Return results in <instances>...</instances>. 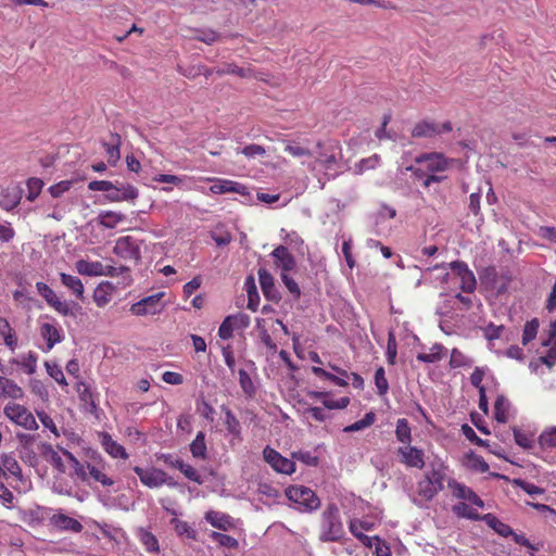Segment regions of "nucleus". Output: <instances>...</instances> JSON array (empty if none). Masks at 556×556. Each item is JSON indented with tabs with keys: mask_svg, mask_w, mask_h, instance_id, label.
Returning <instances> with one entry per match:
<instances>
[{
	"mask_svg": "<svg viewBox=\"0 0 556 556\" xmlns=\"http://www.w3.org/2000/svg\"><path fill=\"white\" fill-rule=\"evenodd\" d=\"M323 532L319 536L321 542H337L343 534V526L340 520L339 507L334 503L327 505L321 515Z\"/></svg>",
	"mask_w": 556,
	"mask_h": 556,
	"instance_id": "nucleus-1",
	"label": "nucleus"
},
{
	"mask_svg": "<svg viewBox=\"0 0 556 556\" xmlns=\"http://www.w3.org/2000/svg\"><path fill=\"white\" fill-rule=\"evenodd\" d=\"M285 493L289 501L301 505L305 511H314L320 506L319 497L307 486L290 485Z\"/></svg>",
	"mask_w": 556,
	"mask_h": 556,
	"instance_id": "nucleus-2",
	"label": "nucleus"
},
{
	"mask_svg": "<svg viewBox=\"0 0 556 556\" xmlns=\"http://www.w3.org/2000/svg\"><path fill=\"white\" fill-rule=\"evenodd\" d=\"M4 415L15 424L27 430H37L38 424L31 413L20 404H8L3 409Z\"/></svg>",
	"mask_w": 556,
	"mask_h": 556,
	"instance_id": "nucleus-3",
	"label": "nucleus"
},
{
	"mask_svg": "<svg viewBox=\"0 0 556 556\" xmlns=\"http://www.w3.org/2000/svg\"><path fill=\"white\" fill-rule=\"evenodd\" d=\"M264 460L271 466L274 470L285 475H291L295 471V464L293 460L283 457L276 450L266 446L263 451Z\"/></svg>",
	"mask_w": 556,
	"mask_h": 556,
	"instance_id": "nucleus-4",
	"label": "nucleus"
},
{
	"mask_svg": "<svg viewBox=\"0 0 556 556\" xmlns=\"http://www.w3.org/2000/svg\"><path fill=\"white\" fill-rule=\"evenodd\" d=\"M163 295V292H159L153 295L143 298L142 300L131 305L130 312L137 316H143L148 314L154 315L161 313L164 308V304L161 303Z\"/></svg>",
	"mask_w": 556,
	"mask_h": 556,
	"instance_id": "nucleus-5",
	"label": "nucleus"
},
{
	"mask_svg": "<svg viewBox=\"0 0 556 556\" xmlns=\"http://www.w3.org/2000/svg\"><path fill=\"white\" fill-rule=\"evenodd\" d=\"M211 191L215 194H223L227 192L239 193L243 200L242 203L250 204L252 203V195L244 185L231 180H218L214 185L211 186Z\"/></svg>",
	"mask_w": 556,
	"mask_h": 556,
	"instance_id": "nucleus-6",
	"label": "nucleus"
},
{
	"mask_svg": "<svg viewBox=\"0 0 556 556\" xmlns=\"http://www.w3.org/2000/svg\"><path fill=\"white\" fill-rule=\"evenodd\" d=\"M114 185L115 188L104 194L105 200L109 202L132 201L139 195L138 189L130 184L115 181Z\"/></svg>",
	"mask_w": 556,
	"mask_h": 556,
	"instance_id": "nucleus-7",
	"label": "nucleus"
},
{
	"mask_svg": "<svg viewBox=\"0 0 556 556\" xmlns=\"http://www.w3.org/2000/svg\"><path fill=\"white\" fill-rule=\"evenodd\" d=\"M36 288L38 293L47 301V303L52 306L56 312L62 314L63 316L74 315V313L70 309V306L66 302H62L55 295L54 291L45 282H37Z\"/></svg>",
	"mask_w": 556,
	"mask_h": 556,
	"instance_id": "nucleus-8",
	"label": "nucleus"
},
{
	"mask_svg": "<svg viewBox=\"0 0 556 556\" xmlns=\"http://www.w3.org/2000/svg\"><path fill=\"white\" fill-rule=\"evenodd\" d=\"M113 252L121 257L135 260L136 263L141 260L139 245L130 236L121 237L116 241Z\"/></svg>",
	"mask_w": 556,
	"mask_h": 556,
	"instance_id": "nucleus-9",
	"label": "nucleus"
},
{
	"mask_svg": "<svg viewBox=\"0 0 556 556\" xmlns=\"http://www.w3.org/2000/svg\"><path fill=\"white\" fill-rule=\"evenodd\" d=\"M258 279L264 296L271 302L278 303L281 300L280 292L275 286V279L266 268H260Z\"/></svg>",
	"mask_w": 556,
	"mask_h": 556,
	"instance_id": "nucleus-10",
	"label": "nucleus"
},
{
	"mask_svg": "<svg viewBox=\"0 0 556 556\" xmlns=\"http://www.w3.org/2000/svg\"><path fill=\"white\" fill-rule=\"evenodd\" d=\"M134 471L139 477L140 481L149 486V488H157L163 484L165 481L164 471L162 469L151 468L143 469L141 467L136 466Z\"/></svg>",
	"mask_w": 556,
	"mask_h": 556,
	"instance_id": "nucleus-11",
	"label": "nucleus"
},
{
	"mask_svg": "<svg viewBox=\"0 0 556 556\" xmlns=\"http://www.w3.org/2000/svg\"><path fill=\"white\" fill-rule=\"evenodd\" d=\"M418 164L426 163L429 172H443L447 168V160L438 152L425 153L415 159Z\"/></svg>",
	"mask_w": 556,
	"mask_h": 556,
	"instance_id": "nucleus-12",
	"label": "nucleus"
},
{
	"mask_svg": "<svg viewBox=\"0 0 556 556\" xmlns=\"http://www.w3.org/2000/svg\"><path fill=\"white\" fill-rule=\"evenodd\" d=\"M271 256L276 260V265L281 268L282 273L287 274V271L295 268V258L285 245H278L271 252Z\"/></svg>",
	"mask_w": 556,
	"mask_h": 556,
	"instance_id": "nucleus-13",
	"label": "nucleus"
},
{
	"mask_svg": "<svg viewBox=\"0 0 556 556\" xmlns=\"http://www.w3.org/2000/svg\"><path fill=\"white\" fill-rule=\"evenodd\" d=\"M448 485L451 488H453L454 490V495L458 498H462V500H466V501H469L470 503H472L473 505L478 506V507H484V502L477 495V493L466 486L465 484H462L455 480H451L448 482Z\"/></svg>",
	"mask_w": 556,
	"mask_h": 556,
	"instance_id": "nucleus-14",
	"label": "nucleus"
},
{
	"mask_svg": "<svg viewBox=\"0 0 556 556\" xmlns=\"http://www.w3.org/2000/svg\"><path fill=\"white\" fill-rule=\"evenodd\" d=\"M399 454L402 455V462L409 467L424 468V452L422 450L417 448L416 446L409 447H399Z\"/></svg>",
	"mask_w": 556,
	"mask_h": 556,
	"instance_id": "nucleus-15",
	"label": "nucleus"
},
{
	"mask_svg": "<svg viewBox=\"0 0 556 556\" xmlns=\"http://www.w3.org/2000/svg\"><path fill=\"white\" fill-rule=\"evenodd\" d=\"M440 134V124L427 119L417 123L412 130V137L414 138H432Z\"/></svg>",
	"mask_w": 556,
	"mask_h": 556,
	"instance_id": "nucleus-16",
	"label": "nucleus"
},
{
	"mask_svg": "<svg viewBox=\"0 0 556 556\" xmlns=\"http://www.w3.org/2000/svg\"><path fill=\"white\" fill-rule=\"evenodd\" d=\"M51 523L64 531L79 533L83 530V525L78 520L64 514L53 515L51 517Z\"/></svg>",
	"mask_w": 556,
	"mask_h": 556,
	"instance_id": "nucleus-17",
	"label": "nucleus"
},
{
	"mask_svg": "<svg viewBox=\"0 0 556 556\" xmlns=\"http://www.w3.org/2000/svg\"><path fill=\"white\" fill-rule=\"evenodd\" d=\"M1 197L0 206L5 211H12L21 202L22 189L18 187L3 189L1 191Z\"/></svg>",
	"mask_w": 556,
	"mask_h": 556,
	"instance_id": "nucleus-18",
	"label": "nucleus"
},
{
	"mask_svg": "<svg viewBox=\"0 0 556 556\" xmlns=\"http://www.w3.org/2000/svg\"><path fill=\"white\" fill-rule=\"evenodd\" d=\"M110 142H103L102 146L104 147L108 153V163L114 166L121 159L119 148L122 144V138L117 132H112L110 135Z\"/></svg>",
	"mask_w": 556,
	"mask_h": 556,
	"instance_id": "nucleus-19",
	"label": "nucleus"
},
{
	"mask_svg": "<svg viewBox=\"0 0 556 556\" xmlns=\"http://www.w3.org/2000/svg\"><path fill=\"white\" fill-rule=\"evenodd\" d=\"M205 520L210 522L214 528L223 531H227L233 527L231 517L220 511H207L205 514Z\"/></svg>",
	"mask_w": 556,
	"mask_h": 556,
	"instance_id": "nucleus-20",
	"label": "nucleus"
},
{
	"mask_svg": "<svg viewBox=\"0 0 556 556\" xmlns=\"http://www.w3.org/2000/svg\"><path fill=\"white\" fill-rule=\"evenodd\" d=\"M101 444L103 445L104 450L114 458H127L128 454L126 453V450L115 442L112 437L108 432H101Z\"/></svg>",
	"mask_w": 556,
	"mask_h": 556,
	"instance_id": "nucleus-21",
	"label": "nucleus"
},
{
	"mask_svg": "<svg viewBox=\"0 0 556 556\" xmlns=\"http://www.w3.org/2000/svg\"><path fill=\"white\" fill-rule=\"evenodd\" d=\"M481 521H484L491 529L503 538L514 534V530L508 525L501 521L491 513L484 514L483 517H481Z\"/></svg>",
	"mask_w": 556,
	"mask_h": 556,
	"instance_id": "nucleus-22",
	"label": "nucleus"
},
{
	"mask_svg": "<svg viewBox=\"0 0 556 556\" xmlns=\"http://www.w3.org/2000/svg\"><path fill=\"white\" fill-rule=\"evenodd\" d=\"M318 149L325 148V151L319 152V161L324 163L325 167L327 169H330L333 164L337 163V156L334 154L336 149H340L338 142H330L328 146L324 144L323 142L317 143Z\"/></svg>",
	"mask_w": 556,
	"mask_h": 556,
	"instance_id": "nucleus-23",
	"label": "nucleus"
},
{
	"mask_svg": "<svg viewBox=\"0 0 556 556\" xmlns=\"http://www.w3.org/2000/svg\"><path fill=\"white\" fill-rule=\"evenodd\" d=\"M40 448L42 456L48 459L58 471L64 473L65 466L63 460L58 452L53 450L52 445L49 443H41Z\"/></svg>",
	"mask_w": 556,
	"mask_h": 556,
	"instance_id": "nucleus-24",
	"label": "nucleus"
},
{
	"mask_svg": "<svg viewBox=\"0 0 556 556\" xmlns=\"http://www.w3.org/2000/svg\"><path fill=\"white\" fill-rule=\"evenodd\" d=\"M76 269L80 275L103 276V264L100 262H88L79 260L76 262Z\"/></svg>",
	"mask_w": 556,
	"mask_h": 556,
	"instance_id": "nucleus-25",
	"label": "nucleus"
},
{
	"mask_svg": "<svg viewBox=\"0 0 556 556\" xmlns=\"http://www.w3.org/2000/svg\"><path fill=\"white\" fill-rule=\"evenodd\" d=\"M245 290L248 294V305L247 307L253 312H255L258 307L260 295L257 292V287L255 283V279L252 275L248 276L245 279Z\"/></svg>",
	"mask_w": 556,
	"mask_h": 556,
	"instance_id": "nucleus-26",
	"label": "nucleus"
},
{
	"mask_svg": "<svg viewBox=\"0 0 556 556\" xmlns=\"http://www.w3.org/2000/svg\"><path fill=\"white\" fill-rule=\"evenodd\" d=\"M40 333L41 337L47 342V349L51 350L54 344L62 341V336L60 334V331L51 324H42L40 327Z\"/></svg>",
	"mask_w": 556,
	"mask_h": 556,
	"instance_id": "nucleus-27",
	"label": "nucleus"
},
{
	"mask_svg": "<svg viewBox=\"0 0 556 556\" xmlns=\"http://www.w3.org/2000/svg\"><path fill=\"white\" fill-rule=\"evenodd\" d=\"M61 282L67 287L80 300L84 299V285L81 280L76 277L65 273L60 274Z\"/></svg>",
	"mask_w": 556,
	"mask_h": 556,
	"instance_id": "nucleus-28",
	"label": "nucleus"
},
{
	"mask_svg": "<svg viewBox=\"0 0 556 556\" xmlns=\"http://www.w3.org/2000/svg\"><path fill=\"white\" fill-rule=\"evenodd\" d=\"M125 219V215L122 213L105 211L101 212L97 218L99 225L108 229H113L116 225Z\"/></svg>",
	"mask_w": 556,
	"mask_h": 556,
	"instance_id": "nucleus-29",
	"label": "nucleus"
},
{
	"mask_svg": "<svg viewBox=\"0 0 556 556\" xmlns=\"http://www.w3.org/2000/svg\"><path fill=\"white\" fill-rule=\"evenodd\" d=\"M190 452L193 457L205 459L207 457L205 433L199 431L190 444Z\"/></svg>",
	"mask_w": 556,
	"mask_h": 556,
	"instance_id": "nucleus-30",
	"label": "nucleus"
},
{
	"mask_svg": "<svg viewBox=\"0 0 556 556\" xmlns=\"http://www.w3.org/2000/svg\"><path fill=\"white\" fill-rule=\"evenodd\" d=\"M509 407L508 400L503 395H497L494 403V418L501 424L507 422V409Z\"/></svg>",
	"mask_w": 556,
	"mask_h": 556,
	"instance_id": "nucleus-31",
	"label": "nucleus"
},
{
	"mask_svg": "<svg viewBox=\"0 0 556 556\" xmlns=\"http://www.w3.org/2000/svg\"><path fill=\"white\" fill-rule=\"evenodd\" d=\"M222 409L225 413V424L228 432L239 438L241 433L240 421L228 407L223 406Z\"/></svg>",
	"mask_w": 556,
	"mask_h": 556,
	"instance_id": "nucleus-32",
	"label": "nucleus"
},
{
	"mask_svg": "<svg viewBox=\"0 0 556 556\" xmlns=\"http://www.w3.org/2000/svg\"><path fill=\"white\" fill-rule=\"evenodd\" d=\"M467 466L476 471L486 472L489 470V464L475 452L470 451L466 454Z\"/></svg>",
	"mask_w": 556,
	"mask_h": 556,
	"instance_id": "nucleus-33",
	"label": "nucleus"
},
{
	"mask_svg": "<svg viewBox=\"0 0 556 556\" xmlns=\"http://www.w3.org/2000/svg\"><path fill=\"white\" fill-rule=\"evenodd\" d=\"M395 435L402 443H409L412 441L410 427L406 418H400L397 420Z\"/></svg>",
	"mask_w": 556,
	"mask_h": 556,
	"instance_id": "nucleus-34",
	"label": "nucleus"
},
{
	"mask_svg": "<svg viewBox=\"0 0 556 556\" xmlns=\"http://www.w3.org/2000/svg\"><path fill=\"white\" fill-rule=\"evenodd\" d=\"M376 420V414L374 412L367 413L363 419L355 421L354 424L346 426L343 431L344 432H355L363 430L369 426H371Z\"/></svg>",
	"mask_w": 556,
	"mask_h": 556,
	"instance_id": "nucleus-35",
	"label": "nucleus"
},
{
	"mask_svg": "<svg viewBox=\"0 0 556 556\" xmlns=\"http://www.w3.org/2000/svg\"><path fill=\"white\" fill-rule=\"evenodd\" d=\"M1 462L4 467V470L9 471L12 476L21 479L22 478V468L18 465L17 460L8 454L1 455Z\"/></svg>",
	"mask_w": 556,
	"mask_h": 556,
	"instance_id": "nucleus-36",
	"label": "nucleus"
},
{
	"mask_svg": "<svg viewBox=\"0 0 556 556\" xmlns=\"http://www.w3.org/2000/svg\"><path fill=\"white\" fill-rule=\"evenodd\" d=\"M453 511L458 517L467 518V519L475 520V521L481 520V517H483V515H480L476 510L469 508V506L463 502L455 505L453 507Z\"/></svg>",
	"mask_w": 556,
	"mask_h": 556,
	"instance_id": "nucleus-37",
	"label": "nucleus"
},
{
	"mask_svg": "<svg viewBox=\"0 0 556 556\" xmlns=\"http://www.w3.org/2000/svg\"><path fill=\"white\" fill-rule=\"evenodd\" d=\"M265 319L263 318H256V329L260 332V339L261 341L273 352L277 351L276 343L271 340L268 331L266 330L264 326Z\"/></svg>",
	"mask_w": 556,
	"mask_h": 556,
	"instance_id": "nucleus-38",
	"label": "nucleus"
},
{
	"mask_svg": "<svg viewBox=\"0 0 556 556\" xmlns=\"http://www.w3.org/2000/svg\"><path fill=\"white\" fill-rule=\"evenodd\" d=\"M539 326H540V324H539L538 318H533L526 323L525 328H523V333H522V344L523 345H527L530 341H532L536 337Z\"/></svg>",
	"mask_w": 556,
	"mask_h": 556,
	"instance_id": "nucleus-39",
	"label": "nucleus"
},
{
	"mask_svg": "<svg viewBox=\"0 0 556 556\" xmlns=\"http://www.w3.org/2000/svg\"><path fill=\"white\" fill-rule=\"evenodd\" d=\"M239 383L245 395L252 397L255 394V387L250 375L244 369H239Z\"/></svg>",
	"mask_w": 556,
	"mask_h": 556,
	"instance_id": "nucleus-40",
	"label": "nucleus"
},
{
	"mask_svg": "<svg viewBox=\"0 0 556 556\" xmlns=\"http://www.w3.org/2000/svg\"><path fill=\"white\" fill-rule=\"evenodd\" d=\"M249 68L239 67L233 63H226L222 67L216 70V73L218 75H226V74H236L239 77L245 78L250 74Z\"/></svg>",
	"mask_w": 556,
	"mask_h": 556,
	"instance_id": "nucleus-41",
	"label": "nucleus"
},
{
	"mask_svg": "<svg viewBox=\"0 0 556 556\" xmlns=\"http://www.w3.org/2000/svg\"><path fill=\"white\" fill-rule=\"evenodd\" d=\"M1 395L11 399H21L23 397L24 392L13 380L7 378Z\"/></svg>",
	"mask_w": 556,
	"mask_h": 556,
	"instance_id": "nucleus-42",
	"label": "nucleus"
},
{
	"mask_svg": "<svg viewBox=\"0 0 556 556\" xmlns=\"http://www.w3.org/2000/svg\"><path fill=\"white\" fill-rule=\"evenodd\" d=\"M170 523L175 526V531L178 535H186L188 539L195 540L197 532L186 521H181L177 518L172 519Z\"/></svg>",
	"mask_w": 556,
	"mask_h": 556,
	"instance_id": "nucleus-43",
	"label": "nucleus"
},
{
	"mask_svg": "<svg viewBox=\"0 0 556 556\" xmlns=\"http://www.w3.org/2000/svg\"><path fill=\"white\" fill-rule=\"evenodd\" d=\"M60 451L62 452V454L64 456L67 457V459L73 464L74 466V469H75V473L83 480V481H86L87 480V472L85 470V466L83 464L79 463V460L67 450L63 448V447H59Z\"/></svg>",
	"mask_w": 556,
	"mask_h": 556,
	"instance_id": "nucleus-44",
	"label": "nucleus"
},
{
	"mask_svg": "<svg viewBox=\"0 0 556 556\" xmlns=\"http://www.w3.org/2000/svg\"><path fill=\"white\" fill-rule=\"evenodd\" d=\"M511 483L516 486H519L520 489H522L526 493H528L531 496L541 495L545 492L544 489L536 486L532 483H529L520 478L513 479Z\"/></svg>",
	"mask_w": 556,
	"mask_h": 556,
	"instance_id": "nucleus-45",
	"label": "nucleus"
},
{
	"mask_svg": "<svg viewBox=\"0 0 556 556\" xmlns=\"http://www.w3.org/2000/svg\"><path fill=\"white\" fill-rule=\"evenodd\" d=\"M211 538L220 546H225L228 548H237L239 545L238 541L235 538L219 532L213 531L211 533Z\"/></svg>",
	"mask_w": 556,
	"mask_h": 556,
	"instance_id": "nucleus-46",
	"label": "nucleus"
},
{
	"mask_svg": "<svg viewBox=\"0 0 556 556\" xmlns=\"http://www.w3.org/2000/svg\"><path fill=\"white\" fill-rule=\"evenodd\" d=\"M375 384L379 395H384L389 390V383L386 378V371L383 367H379L375 372Z\"/></svg>",
	"mask_w": 556,
	"mask_h": 556,
	"instance_id": "nucleus-47",
	"label": "nucleus"
},
{
	"mask_svg": "<svg viewBox=\"0 0 556 556\" xmlns=\"http://www.w3.org/2000/svg\"><path fill=\"white\" fill-rule=\"evenodd\" d=\"M460 289L466 293H471L475 291L477 281L473 273L469 269L466 273H464L460 277Z\"/></svg>",
	"mask_w": 556,
	"mask_h": 556,
	"instance_id": "nucleus-48",
	"label": "nucleus"
},
{
	"mask_svg": "<svg viewBox=\"0 0 556 556\" xmlns=\"http://www.w3.org/2000/svg\"><path fill=\"white\" fill-rule=\"evenodd\" d=\"M443 350V346L439 343H435L432 348H431V355H428V354H425V353H419L417 355V359L419 362H422V363H435L441 359V352Z\"/></svg>",
	"mask_w": 556,
	"mask_h": 556,
	"instance_id": "nucleus-49",
	"label": "nucleus"
},
{
	"mask_svg": "<svg viewBox=\"0 0 556 556\" xmlns=\"http://www.w3.org/2000/svg\"><path fill=\"white\" fill-rule=\"evenodd\" d=\"M140 540L149 552L159 551L157 540L151 532L140 529Z\"/></svg>",
	"mask_w": 556,
	"mask_h": 556,
	"instance_id": "nucleus-50",
	"label": "nucleus"
},
{
	"mask_svg": "<svg viewBox=\"0 0 556 556\" xmlns=\"http://www.w3.org/2000/svg\"><path fill=\"white\" fill-rule=\"evenodd\" d=\"M47 372L59 384L67 386L66 379L62 369L56 364L45 363Z\"/></svg>",
	"mask_w": 556,
	"mask_h": 556,
	"instance_id": "nucleus-51",
	"label": "nucleus"
},
{
	"mask_svg": "<svg viewBox=\"0 0 556 556\" xmlns=\"http://www.w3.org/2000/svg\"><path fill=\"white\" fill-rule=\"evenodd\" d=\"M418 492L422 497L429 501L435 496L439 490L432 485L430 480H422L418 483Z\"/></svg>",
	"mask_w": 556,
	"mask_h": 556,
	"instance_id": "nucleus-52",
	"label": "nucleus"
},
{
	"mask_svg": "<svg viewBox=\"0 0 556 556\" xmlns=\"http://www.w3.org/2000/svg\"><path fill=\"white\" fill-rule=\"evenodd\" d=\"M43 187V181L39 178H29L27 181L28 194L27 199L34 201L40 193Z\"/></svg>",
	"mask_w": 556,
	"mask_h": 556,
	"instance_id": "nucleus-53",
	"label": "nucleus"
},
{
	"mask_svg": "<svg viewBox=\"0 0 556 556\" xmlns=\"http://www.w3.org/2000/svg\"><path fill=\"white\" fill-rule=\"evenodd\" d=\"M178 469L185 475V477L191 481H194L199 484L203 483V479L198 473V471L190 465L185 462L178 463Z\"/></svg>",
	"mask_w": 556,
	"mask_h": 556,
	"instance_id": "nucleus-54",
	"label": "nucleus"
},
{
	"mask_svg": "<svg viewBox=\"0 0 556 556\" xmlns=\"http://www.w3.org/2000/svg\"><path fill=\"white\" fill-rule=\"evenodd\" d=\"M227 321H231L233 328L245 329L250 325V316L244 313H238L227 316Z\"/></svg>",
	"mask_w": 556,
	"mask_h": 556,
	"instance_id": "nucleus-55",
	"label": "nucleus"
},
{
	"mask_svg": "<svg viewBox=\"0 0 556 556\" xmlns=\"http://www.w3.org/2000/svg\"><path fill=\"white\" fill-rule=\"evenodd\" d=\"M293 459L300 460L307 466L316 467L318 465V457L313 456L309 452L298 451L291 454Z\"/></svg>",
	"mask_w": 556,
	"mask_h": 556,
	"instance_id": "nucleus-56",
	"label": "nucleus"
},
{
	"mask_svg": "<svg viewBox=\"0 0 556 556\" xmlns=\"http://www.w3.org/2000/svg\"><path fill=\"white\" fill-rule=\"evenodd\" d=\"M87 468L89 470V475L98 482L102 483L104 486L113 485L114 481L109 478L106 475L102 473L98 468L88 464Z\"/></svg>",
	"mask_w": 556,
	"mask_h": 556,
	"instance_id": "nucleus-57",
	"label": "nucleus"
},
{
	"mask_svg": "<svg viewBox=\"0 0 556 556\" xmlns=\"http://www.w3.org/2000/svg\"><path fill=\"white\" fill-rule=\"evenodd\" d=\"M539 442L541 446L556 447V427L552 428L548 431H544L540 435Z\"/></svg>",
	"mask_w": 556,
	"mask_h": 556,
	"instance_id": "nucleus-58",
	"label": "nucleus"
},
{
	"mask_svg": "<svg viewBox=\"0 0 556 556\" xmlns=\"http://www.w3.org/2000/svg\"><path fill=\"white\" fill-rule=\"evenodd\" d=\"M281 280L285 283L286 288L289 290V292L293 294L295 299H299L301 296L300 287L292 277H290L286 273H281Z\"/></svg>",
	"mask_w": 556,
	"mask_h": 556,
	"instance_id": "nucleus-59",
	"label": "nucleus"
},
{
	"mask_svg": "<svg viewBox=\"0 0 556 556\" xmlns=\"http://www.w3.org/2000/svg\"><path fill=\"white\" fill-rule=\"evenodd\" d=\"M505 327L503 325L496 326L493 323H490L484 329V337L488 341H493L495 339L501 338L503 330Z\"/></svg>",
	"mask_w": 556,
	"mask_h": 556,
	"instance_id": "nucleus-60",
	"label": "nucleus"
},
{
	"mask_svg": "<svg viewBox=\"0 0 556 556\" xmlns=\"http://www.w3.org/2000/svg\"><path fill=\"white\" fill-rule=\"evenodd\" d=\"M443 479L444 473L440 469H432L430 472L426 475L425 480H430L432 485L435 486L437 490L441 491L443 489Z\"/></svg>",
	"mask_w": 556,
	"mask_h": 556,
	"instance_id": "nucleus-61",
	"label": "nucleus"
},
{
	"mask_svg": "<svg viewBox=\"0 0 556 556\" xmlns=\"http://www.w3.org/2000/svg\"><path fill=\"white\" fill-rule=\"evenodd\" d=\"M73 182L71 180L60 181L49 188V192L53 198L61 197L64 192L68 191Z\"/></svg>",
	"mask_w": 556,
	"mask_h": 556,
	"instance_id": "nucleus-62",
	"label": "nucleus"
},
{
	"mask_svg": "<svg viewBox=\"0 0 556 556\" xmlns=\"http://www.w3.org/2000/svg\"><path fill=\"white\" fill-rule=\"evenodd\" d=\"M115 188L114 182L109 180H92L88 184V189L91 191H108L113 190Z\"/></svg>",
	"mask_w": 556,
	"mask_h": 556,
	"instance_id": "nucleus-63",
	"label": "nucleus"
},
{
	"mask_svg": "<svg viewBox=\"0 0 556 556\" xmlns=\"http://www.w3.org/2000/svg\"><path fill=\"white\" fill-rule=\"evenodd\" d=\"M372 547L376 556H391L390 547L378 536H374Z\"/></svg>",
	"mask_w": 556,
	"mask_h": 556,
	"instance_id": "nucleus-64",
	"label": "nucleus"
}]
</instances>
